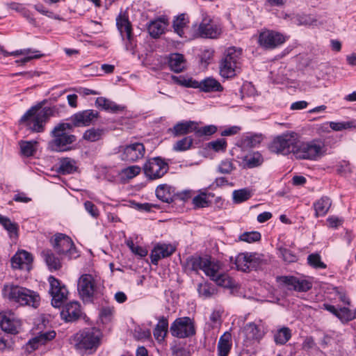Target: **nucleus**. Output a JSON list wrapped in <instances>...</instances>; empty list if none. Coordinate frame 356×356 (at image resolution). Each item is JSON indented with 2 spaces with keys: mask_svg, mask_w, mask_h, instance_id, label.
<instances>
[{
  "mask_svg": "<svg viewBox=\"0 0 356 356\" xmlns=\"http://www.w3.org/2000/svg\"><path fill=\"white\" fill-rule=\"evenodd\" d=\"M186 268L197 273L200 270L220 286L234 288V280L227 274L222 272V265L218 261H211L201 257H190L186 259Z\"/></svg>",
  "mask_w": 356,
  "mask_h": 356,
  "instance_id": "f257e3e1",
  "label": "nucleus"
},
{
  "mask_svg": "<svg viewBox=\"0 0 356 356\" xmlns=\"http://www.w3.org/2000/svg\"><path fill=\"white\" fill-rule=\"evenodd\" d=\"M43 104L44 102H42L32 106L20 119L21 123L25 124L33 132H43L49 118L58 113L56 106L42 108Z\"/></svg>",
  "mask_w": 356,
  "mask_h": 356,
  "instance_id": "f03ea898",
  "label": "nucleus"
},
{
  "mask_svg": "<svg viewBox=\"0 0 356 356\" xmlns=\"http://www.w3.org/2000/svg\"><path fill=\"white\" fill-rule=\"evenodd\" d=\"M2 294L5 298L22 306L37 308L40 305V297L37 292L19 285L5 284L2 289Z\"/></svg>",
  "mask_w": 356,
  "mask_h": 356,
  "instance_id": "7ed1b4c3",
  "label": "nucleus"
},
{
  "mask_svg": "<svg viewBox=\"0 0 356 356\" xmlns=\"http://www.w3.org/2000/svg\"><path fill=\"white\" fill-rule=\"evenodd\" d=\"M103 289V280L98 275L86 273L78 280V293L84 302H92L95 297L102 293Z\"/></svg>",
  "mask_w": 356,
  "mask_h": 356,
  "instance_id": "20e7f679",
  "label": "nucleus"
},
{
  "mask_svg": "<svg viewBox=\"0 0 356 356\" xmlns=\"http://www.w3.org/2000/svg\"><path fill=\"white\" fill-rule=\"evenodd\" d=\"M73 130V125L69 122H62L54 127L51 131L52 140L48 144V148L53 152H65L72 149L71 145L74 143L76 137L67 132Z\"/></svg>",
  "mask_w": 356,
  "mask_h": 356,
  "instance_id": "39448f33",
  "label": "nucleus"
},
{
  "mask_svg": "<svg viewBox=\"0 0 356 356\" xmlns=\"http://www.w3.org/2000/svg\"><path fill=\"white\" fill-rule=\"evenodd\" d=\"M241 54V49L234 47H229L225 51L219 64V72L222 77L231 79L240 73Z\"/></svg>",
  "mask_w": 356,
  "mask_h": 356,
  "instance_id": "423d86ee",
  "label": "nucleus"
},
{
  "mask_svg": "<svg viewBox=\"0 0 356 356\" xmlns=\"http://www.w3.org/2000/svg\"><path fill=\"white\" fill-rule=\"evenodd\" d=\"M101 332L95 327H87L74 334L73 341L77 350L97 349L100 344Z\"/></svg>",
  "mask_w": 356,
  "mask_h": 356,
  "instance_id": "0eeeda50",
  "label": "nucleus"
},
{
  "mask_svg": "<svg viewBox=\"0 0 356 356\" xmlns=\"http://www.w3.org/2000/svg\"><path fill=\"white\" fill-rule=\"evenodd\" d=\"M50 242L54 250L61 258L72 259L79 256L72 238L64 234H56L51 238Z\"/></svg>",
  "mask_w": 356,
  "mask_h": 356,
  "instance_id": "6e6552de",
  "label": "nucleus"
},
{
  "mask_svg": "<svg viewBox=\"0 0 356 356\" xmlns=\"http://www.w3.org/2000/svg\"><path fill=\"white\" fill-rule=\"evenodd\" d=\"M298 143V134L293 131L284 133L275 137L270 144V149L275 153L287 155L290 153L294 154Z\"/></svg>",
  "mask_w": 356,
  "mask_h": 356,
  "instance_id": "1a4fd4ad",
  "label": "nucleus"
},
{
  "mask_svg": "<svg viewBox=\"0 0 356 356\" xmlns=\"http://www.w3.org/2000/svg\"><path fill=\"white\" fill-rule=\"evenodd\" d=\"M193 26L196 31L195 37L216 39L222 33V25L209 17H204L198 26L197 24Z\"/></svg>",
  "mask_w": 356,
  "mask_h": 356,
  "instance_id": "9d476101",
  "label": "nucleus"
},
{
  "mask_svg": "<svg viewBox=\"0 0 356 356\" xmlns=\"http://www.w3.org/2000/svg\"><path fill=\"white\" fill-rule=\"evenodd\" d=\"M168 170V163L159 156L148 159L143 165L145 176L151 180L161 178Z\"/></svg>",
  "mask_w": 356,
  "mask_h": 356,
  "instance_id": "9b49d317",
  "label": "nucleus"
},
{
  "mask_svg": "<svg viewBox=\"0 0 356 356\" xmlns=\"http://www.w3.org/2000/svg\"><path fill=\"white\" fill-rule=\"evenodd\" d=\"M173 337L184 339L193 336L195 334V323L190 317H180L175 319L170 328Z\"/></svg>",
  "mask_w": 356,
  "mask_h": 356,
  "instance_id": "f8f14e48",
  "label": "nucleus"
},
{
  "mask_svg": "<svg viewBox=\"0 0 356 356\" xmlns=\"http://www.w3.org/2000/svg\"><path fill=\"white\" fill-rule=\"evenodd\" d=\"M323 146L316 141L297 143L294 156L298 159L316 160L321 155Z\"/></svg>",
  "mask_w": 356,
  "mask_h": 356,
  "instance_id": "ddd939ff",
  "label": "nucleus"
},
{
  "mask_svg": "<svg viewBox=\"0 0 356 356\" xmlns=\"http://www.w3.org/2000/svg\"><path fill=\"white\" fill-rule=\"evenodd\" d=\"M50 284L49 293L51 296V305L54 307L60 308L66 301L68 291L65 285L53 276L49 277Z\"/></svg>",
  "mask_w": 356,
  "mask_h": 356,
  "instance_id": "4468645a",
  "label": "nucleus"
},
{
  "mask_svg": "<svg viewBox=\"0 0 356 356\" xmlns=\"http://www.w3.org/2000/svg\"><path fill=\"white\" fill-rule=\"evenodd\" d=\"M285 41L286 38L282 33L270 30L261 32L258 40L259 45L266 49H275Z\"/></svg>",
  "mask_w": 356,
  "mask_h": 356,
  "instance_id": "2eb2a0df",
  "label": "nucleus"
},
{
  "mask_svg": "<svg viewBox=\"0 0 356 356\" xmlns=\"http://www.w3.org/2000/svg\"><path fill=\"white\" fill-rule=\"evenodd\" d=\"M120 158L122 161L134 162L142 159L145 153V148L141 143H134L119 147Z\"/></svg>",
  "mask_w": 356,
  "mask_h": 356,
  "instance_id": "dca6fc26",
  "label": "nucleus"
},
{
  "mask_svg": "<svg viewBox=\"0 0 356 356\" xmlns=\"http://www.w3.org/2000/svg\"><path fill=\"white\" fill-rule=\"evenodd\" d=\"M116 25L122 39L124 40V37L127 38L126 49L133 50L136 44L134 43L131 25L128 18L125 15H120L116 18Z\"/></svg>",
  "mask_w": 356,
  "mask_h": 356,
  "instance_id": "f3484780",
  "label": "nucleus"
},
{
  "mask_svg": "<svg viewBox=\"0 0 356 356\" xmlns=\"http://www.w3.org/2000/svg\"><path fill=\"white\" fill-rule=\"evenodd\" d=\"M279 282L289 286L298 292H306L312 288V283L307 280L298 278L294 276H279L277 277Z\"/></svg>",
  "mask_w": 356,
  "mask_h": 356,
  "instance_id": "a211bd4d",
  "label": "nucleus"
},
{
  "mask_svg": "<svg viewBox=\"0 0 356 356\" xmlns=\"http://www.w3.org/2000/svg\"><path fill=\"white\" fill-rule=\"evenodd\" d=\"M99 117V113L95 110H84L74 113L70 118L71 125L74 127H86L93 123Z\"/></svg>",
  "mask_w": 356,
  "mask_h": 356,
  "instance_id": "6ab92c4d",
  "label": "nucleus"
},
{
  "mask_svg": "<svg viewBox=\"0 0 356 356\" xmlns=\"http://www.w3.org/2000/svg\"><path fill=\"white\" fill-rule=\"evenodd\" d=\"M244 343L246 346L250 345L254 341H259L264 336L259 325L254 323H247L242 330Z\"/></svg>",
  "mask_w": 356,
  "mask_h": 356,
  "instance_id": "aec40b11",
  "label": "nucleus"
},
{
  "mask_svg": "<svg viewBox=\"0 0 356 356\" xmlns=\"http://www.w3.org/2000/svg\"><path fill=\"white\" fill-rule=\"evenodd\" d=\"M175 250V246L171 244L157 243L151 252V261L154 265H157L159 260L171 256Z\"/></svg>",
  "mask_w": 356,
  "mask_h": 356,
  "instance_id": "412c9836",
  "label": "nucleus"
},
{
  "mask_svg": "<svg viewBox=\"0 0 356 356\" xmlns=\"http://www.w3.org/2000/svg\"><path fill=\"white\" fill-rule=\"evenodd\" d=\"M33 261L32 255L25 251L20 250L15 254L11 259V265L13 268L29 271Z\"/></svg>",
  "mask_w": 356,
  "mask_h": 356,
  "instance_id": "4be33fe9",
  "label": "nucleus"
},
{
  "mask_svg": "<svg viewBox=\"0 0 356 356\" xmlns=\"http://www.w3.org/2000/svg\"><path fill=\"white\" fill-rule=\"evenodd\" d=\"M81 314L80 304L77 301L67 303L60 312L61 318L66 322L77 320Z\"/></svg>",
  "mask_w": 356,
  "mask_h": 356,
  "instance_id": "5701e85b",
  "label": "nucleus"
},
{
  "mask_svg": "<svg viewBox=\"0 0 356 356\" xmlns=\"http://www.w3.org/2000/svg\"><path fill=\"white\" fill-rule=\"evenodd\" d=\"M255 254L245 252L239 254L235 260V264L238 270L248 272L256 267Z\"/></svg>",
  "mask_w": 356,
  "mask_h": 356,
  "instance_id": "b1692460",
  "label": "nucleus"
},
{
  "mask_svg": "<svg viewBox=\"0 0 356 356\" xmlns=\"http://www.w3.org/2000/svg\"><path fill=\"white\" fill-rule=\"evenodd\" d=\"M20 321L13 315L0 314V326L3 330L9 333H17L20 327Z\"/></svg>",
  "mask_w": 356,
  "mask_h": 356,
  "instance_id": "393cba45",
  "label": "nucleus"
},
{
  "mask_svg": "<svg viewBox=\"0 0 356 356\" xmlns=\"http://www.w3.org/2000/svg\"><path fill=\"white\" fill-rule=\"evenodd\" d=\"M197 85L194 88H199L205 92H219L223 90L220 82L212 77H207L201 81H197Z\"/></svg>",
  "mask_w": 356,
  "mask_h": 356,
  "instance_id": "a878e982",
  "label": "nucleus"
},
{
  "mask_svg": "<svg viewBox=\"0 0 356 356\" xmlns=\"http://www.w3.org/2000/svg\"><path fill=\"white\" fill-rule=\"evenodd\" d=\"M196 122L194 121H183L175 124L171 131L175 137L188 134L191 132L195 133Z\"/></svg>",
  "mask_w": 356,
  "mask_h": 356,
  "instance_id": "bb28decb",
  "label": "nucleus"
},
{
  "mask_svg": "<svg viewBox=\"0 0 356 356\" xmlns=\"http://www.w3.org/2000/svg\"><path fill=\"white\" fill-rule=\"evenodd\" d=\"M168 65L170 70L176 73L182 72L186 68V60L183 54H171L169 56Z\"/></svg>",
  "mask_w": 356,
  "mask_h": 356,
  "instance_id": "cd10ccee",
  "label": "nucleus"
},
{
  "mask_svg": "<svg viewBox=\"0 0 356 356\" xmlns=\"http://www.w3.org/2000/svg\"><path fill=\"white\" fill-rule=\"evenodd\" d=\"M232 335L229 332H225L219 339L218 343V355L228 356L232 348Z\"/></svg>",
  "mask_w": 356,
  "mask_h": 356,
  "instance_id": "c85d7f7f",
  "label": "nucleus"
},
{
  "mask_svg": "<svg viewBox=\"0 0 356 356\" xmlns=\"http://www.w3.org/2000/svg\"><path fill=\"white\" fill-rule=\"evenodd\" d=\"M264 163V158L259 152H254L242 159V165L244 168H254L260 166Z\"/></svg>",
  "mask_w": 356,
  "mask_h": 356,
  "instance_id": "c756f323",
  "label": "nucleus"
},
{
  "mask_svg": "<svg viewBox=\"0 0 356 356\" xmlns=\"http://www.w3.org/2000/svg\"><path fill=\"white\" fill-rule=\"evenodd\" d=\"M175 194L174 188L168 184H161L156 189V197L163 202H171Z\"/></svg>",
  "mask_w": 356,
  "mask_h": 356,
  "instance_id": "7c9ffc66",
  "label": "nucleus"
},
{
  "mask_svg": "<svg viewBox=\"0 0 356 356\" xmlns=\"http://www.w3.org/2000/svg\"><path fill=\"white\" fill-rule=\"evenodd\" d=\"M77 168L75 160L65 157L60 160L58 172L62 175H68L76 172Z\"/></svg>",
  "mask_w": 356,
  "mask_h": 356,
  "instance_id": "2f4dec72",
  "label": "nucleus"
},
{
  "mask_svg": "<svg viewBox=\"0 0 356 356\" xmlns=\"http://www.w3.org/2000/svg\"><path fill=\"white\" fill-rule=\"evenodd\" d=\"M55 336L56 332L54 331L42 332L32 339L29 340V344L33 350H35L37 349L39 346L43 345L47 341L53 339Z\"/></svg>",
  "mask_w": 356,
  "mask_h": 356,
  "instance_id": "473e14b6",
  "label": "nucleus"
},
{
  "mask_svg": "<svg viewBox=\"0 0 356 356\" xmlns=\"http://www.w3.org/2000/svg\"><path fill=\"white\" fill-rule=\"evenodd\" d=\"M167 27V23L165 20L161 19H158L154 21H152L148 27L147 30L149 35L153 38H158L162 33H163L165 29Z\"/></svg>",
  "mask_w": 356,
  "mask_h": 356,
  "instance_id": "72a5a7b5",
  "label": "nucleus"
},
{
  "mask_svg": "<svg viewBox=\"0 0 356 356\" xmlns=\"http://www.w3.org/2000/svg\"><path fill=\"white\" fill-rule=\"evenodd\" d=\"M95 104L97 107L111 113H118L124 108V107L116 104L115 102L102 97L97 98Z\"/></svg>",
  "mask_w": 356,
  "mask_h": 356,
  "instance_id": "f704fd0d",
  "label": "nucleus"
},
{
  "mask_svg": "<svg viewBox=\"0 0 356 356\" xmlns=\"http://www.w3.org/2000/svg\"><path fill=\"white\" fill-rule=\"evenodd\" d=\"M42 255L50 270H57L61 268L60 259L50 250H44Z\"/></svg>",
  "mask_w": 356,
  "mask_h": 356,
  "instance_id": "c9c22d12",
  "label": "nucleus"
},
{
  "mask_svg": "<svg viewBox=\"0 0 356 356\" xmlns=\"http://www.w3.org/2000/svg\"><path fill=\"white\" fill-rule=\"evenodd\" d=\"M332 202L327 197H323L314 204V209L315 210V216H325L329 209L330 208Z\"/></svg>",
  "mask_w": 356,
  "mask_h": 356,
  "instance_id": "e433bc0d",
  "label": "nucleus"
},
{
  "mask_svg": "<svg viewBox=\"0 0 356 356\" xmlns=\"http://www.w3.org/2000/svg\"><path fill=\"white\" fill-rule=\"evenodd\" d=\"M188 19L186 15L181 14L178 15L173 21L174 31L181 38H186L185 36L184 29L188 23Z\"/></svg>",
  "mask_w": 356,
  "mask_h": 356,
  "instance_id": "4c0bfd02",
  "label": "nucleus"
},
{
  "mask_svg": "<svg viewBox=\"0 0 356 356\" xmlns=\"http://www.w3.org/2000/svg\"><path fill=\"white\" fill-rule=\"evenodd\" d=\"M168 323L165 318L162 317L154 330V336L158 341L163 340L168 330Z\"/></svg>",
  "mask_w": 356,
  "mask_h": 356,
  "instance_id": "58836bf2",
  "label": "nucleus"
},
{
  "mask_svg": "<svg viewBox=\"0 0 356 356\" xmlns=\"http://www.w3.org/2000/svg\"><path fill=\"white\" fill-rule=\"evenodd\" d=\"M104 134L103 129L91 128L84 132L83 138L89 142H97L102 138Z\"/></svg>",
  "mask_w": 356,
  "mask_h": 356,
  "instance_id": "ea45409f",
  "label": "nucleus"
},
{
  "mask_svg": "<svg viewBox=\"0 0 356 356\" xmlns=\"http://www.w3.org/2000/svg\"><path fill=\"white\" fill-rule=\"evenodd\" d=\"M38 144L37 141H21L19 143L20 151L23 156L29 157L33 156L36 152L35 145Z\"/></svg>",
  "mask_w": 356,
  "mask_h": 356,
  "instance_id": "a19ab883",
  "label": "nucleus"
},
{
  "mask_svg": "<svg viewBox=\"0 0 356 356\" xmlns=\"http://www.w3.org/2000/svg\"><path fill=\"white\" fill-rule=\"evenodd\" d=\"M291 330L288 327H282L277 331L274 335V340L277 344L284 345L291 338Z\"/></svg>",
  "mask_w": 356,
  "mask_h": 356,
  "instance_id": "79ce46f5",
  "label": "nucleus"
},
{
  "mask_svg": "<svg viewBox=\"0 0 356 356\" xmlns=\"http://www.w3.org/2000/svg\"><path fill=\"white\" fill-rule=\"evenodd\" d=\"M252 195V191L247 188L235 190L233 192V200L236 203H241L250 199Z\"/></svg>",
  "mask_w": 356,
  "mask_h": 356,
  "instance_id": "37998d69",
  "label": "nucleus"
},
{
  "mask_svg": "<svg viewBox=\"0 0 356 356\" xmlns=\"http://www.w3.org/2000/svg\"><path fill=\"white\" fill-rule=\"evenodd\" d=\"M337 314V318L341 322H348L356 318V309L352 311L345 307H340Z\"/></svg>",
  "mask_w": 356,
  "mask_h": 356,
  "instance_id": "c03bdc74",
  "label": "nucleus"
},
{
  "mask_svg": "<svg viewBox=\"0 0 356 356\" xmlns=\"http://www.w3.org/2000/svg\"><path fill=\"white\" fill-rule=\"evenodd\" d=\"M197 291L204 298H211L216 293V289L209 283H200L197 286Z\"/></svg>",
  "mask_w": 356,
  "mask_h": 356,
  "instance_id": "a18cd8bd",
  "label": "nucleus"
},
{
  "mask_svg": "<svg viewBox=\"0 0 356 356\" xmlns=\"http://www.w3.org/2000/svg\"><path fill=\"white\" fill-rule=\"evenodd\" d=\"M193 140L191 136L184 137L178 140L173 146V149L176 152H183L191 148Z\"/></svg>",
  "mask_w": 356,
  "mask_h": 356,
  "instance_id": "49530a36",
  "label": "nucleus"
},
{
  "mask_svg": "<svg viewBox=\"0 0 356 356\" xmlns=\"http://www.w3.org/2000/svg\"><path fill=\"white\" fill-rule=\"evenodd\" d=\"M235 166L231 159H225L220 161L217 168L218 172L220 174H231L235 170Z\"/></svg>",
  "mask_w": 356,
  "mask_h": 356,
  "instance_id": "de8ad7c7",
  "label": "nucleus"
},
{
  "mask_svg": "<svg viewBox=\"0 0 356 356\" xmlns=\"http://www.w3.org/2000/svg\"><path fill=\"white\" fill-rule=\"evenodd\" d=\"M0 223L3 227L11 234L17 236V224L11 222V220L2 215H0Z\"/></svg>",
  "mask_w": 356,
  "mask_h": 356,
  "instance_id": "09e8293b",
  "label": "nucleus"
},
{
  "mask_svg": "<svg viewBox=\"0 0 356 356\" xmlns=\"http://www.w3.org/2000/svg\"><path fill=\"white\" fill-rule=\"evenodd\" d=\"M172 79L175 83L188 88H194L195 86H197V81L193 80V79H186L185 77L181 76H172Z\"/></svg>",
  "mask_w": 356,
  "mask_h": 356,
  "instance_id": "8fccbe9b",
  "label": "nucleus"
},
{
  "mask_svg": "<svg viewBox=\"0 0 356 356\" xmlns=\"http://www.w3.org/2000/svg\"><path fill=\"white\" fill-rule=\"evenodd\" d=\"M263 139L262 134H252L244 138V144L249 147H254L260 144Z\"/></svg>",
  "mask_w": 356,
  "mask_h": 356,
  "instance_id": "3c124183",
  "label": "nucleus"
},
{
  "mask_svg": "<svg viewBox=\"0 0 356 356\" xmlns=\"http://www.w3.org/2000/svg\"><path fill=\"white\" fill-rule=\"evenodd\" d=\"M261 239V234L258 232H244L239 236V240L247 243H253Z\"/></svg>",
  "mask_w": 356,
  "mask_h": 356,
  "instance_id": "603ef678",
  "label": "nucleus"
},
{
  "mask_svg": "<svg viewBox=\"0 0 356 356\" xmlns=\"http://www.w3.org/2000/svg\"><path fill=\"white\" fill-rule=\"evenodd\" d=\"M308 264L315 268H326V265L321 261V257L318 254H311L307 257Z\"/></svg>",
  "mask_w": 356,
  "mask_h": 356,
  "instance_id": "864d4df0",
  "label": "nucleus"
},
{
  "mask_svg": "<svg viewBox=\"0 0 356 356\" xmlns=\"http://www.w3.org/2000/svg\"><path fill=\"white\" fill-rule=\"evenodd\" d=\"M217 131L216 127L214 125H208L204 127H199L196 123L195 134L197 136H210Z\"/></svg>",
  "mask_w": 356,
  "mask_h": 356,
  "instance_id": "5fc2aeb1",
  "label": "nucleus"
},
{
  "mask_svg": "<svg viewBox=\"0 0 356 356\" xmlns=\"http://www.w3.org/2000/svg\"><path fill=\"white\" fill-rule=\"evenodd\" d=\"M208 147L215 152L225 151L227 147V142L224 138H219L209 143Z\"/></svg>",
  "mask_w": 356,
  "mask_h": 356,
  "instance_id": "6e6d98bb",
  "label": "nucleus"
},
{
  "mask_svg": "<svg viewBox=\"0 0 356 356\" xmlns=\"http://www.w3.org/2000/svg\"><path fill=\"white\" fill-rule=\"evenodd\" d=\"M193 203L196 207L204 208L208 206L209 201L205 193H202L193 197Z\"/></svg>",
  "mask_w": 356,
  "mask_h": 356,
  "instance_id": "4d7b16f0",
  "label": "nucleus"
},
{
  "mask_svg": "<svg viewBox=\"0 0 356 356\" xmlns=\"http://www.w3.org/2000/svg\"><path fill=\"white\" fill-rule=\"evenodd\" d=\"M210 325L211 328L218 327L221 324V313L220 311L214 310L209 316Z\"/></svg>",
  "mask_w": 356,
  "mask_h": 356,
  "instance_id": "13d9d810",
  "label": "nucleus"
},
{
  "mask_svg": "<svg viewBox=\"0 0 356 356\" xmlns=\"http://www.w3.org/2000/svg\"><path fill=\"white\" fill-rule=\"evenodd\" d=\"M141 168L138 165H132L122 170V173L128 179H131L140 174Z\"/></svg>",
  "mask_w": 356,
  "mask_h": 356,
  "instance_id": "bf43d9fd",
  "label": "nucleus"
},
{
  "mask_svg": "<svg viewBox=\"0 0 356 356\" xmlns=\"http://www.w3.org/2000/svg\"><path fill=\"white\" fill-rule=\"evenodd\" d=\"M150 336L151 333L148 329H142L138 327L134 330V337L138 340L148 339Z\"/></svg>",
  "mask_w": 356,
  "mask_h": 356,
  "instance_id": "052dcab7",
  "label": "nucleus"
},
{
  "mask_svg": "<svg viewBox=\"0 0 356 356\" xmlns=\"http://www.w3.org/2000/svg\"><path fill=\"white\" fill-rule=\"evenodd\" d=\"M213 53L214 51L211 49H205L203 50L200 56L201 63L208 65L213 58Z\"/></svg>",
  "mask_w": 356,
  "mask_h": 356,
  "instance_id": "680f3d73",
  "label": "nucleus"
},
{
  "mask_svg": "<svg viewBox=\"0 0 356 356\" xmlns=\"http://www.w3.org/2000/svg\"><path fill=\"white\" fill-rule=\"evenodd\" d=\"M86 210L94 218H97L99 215L97 207L90 201H86L84 203Z\"/></svg>",
  "mask_w": 356,
  "mask_h": 356,
  "instance_id": "e2e57ef3",
  "label": "nucleus"
},
{
  "mask_svg": "<svg viewBox=\"0 0 356 356\" xmlns=\"http://www.w3.org/2000/svg\"><path fill=\"white\" fill-rule=\"evenodd\" d=\"M172 356H191V354L186 348L175 346L172 348Z\"/></svg>",
  "mask_w": 356,
  "mask_h": 356,
  "instance_id": "0e129e2a",
  "label": "nucleus"
},
{
  "mask_svg": "<svg viewBox=\"0 0 356 356\" xmlns=\"http://www.w3.org/2000/svg\"><path fill=\"white\" fill-rule=\"evenodd\" d=\"M281 254L282 255L283 259L289 263L294 262L296 261L297 257L296 254H294L291 250L288 249H281Z\"/></svg>",
  "mask_w": 356,
  "mask_h": 356,
  "instance_id": "69168bd1",
  "label": "nucleus"
},
{
  "mask_svg": "<svg viewBox=\"0 0 356 356\" xmlns=\"http://www.w3.org/2000/svg\"><path fill=\"white\" fill-rule=\"evenodd\" d=\"M330 127L334 131H341L348 128L349 125L348 123L345 122H330Z\"/></svg>",
  "mask_w": 356,
  "mask_h": 356,
  "instance_id": "338daca9",
  "label": "nucleus"
},
{
  "mask_svg": "<svg viewBox=\"0 0 356 356\" xmlns=\"http://www.w3.org/2000/svg\"><path fill=\"white\" fill-rule=\"evenodd\" d=\"M241 130V127L238 126L230 127L221 132V136H228L236 134Z\"/></svg>",
  "mask_w": 356,
  "mask_h": 356,
  "instance_id": "774afa93",
  "label": "nucleus"
}]
</instances>
